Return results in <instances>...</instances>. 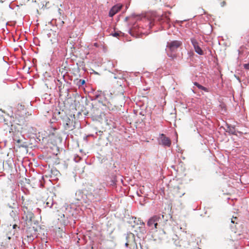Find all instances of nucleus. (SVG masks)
<instances>
[{
    "mask_svg": "<svg viewBox=\"0 0 249 249\" xmlns=\"http://www.w3.org/2000/svg\"><path fill=\"white\" fill-rule=\"evenodd\" d=\"M153 218L155 221V229H157L158 228V224H160L163 223L164 224L165 221L167 220H164V215H156L153 216Z\"/></svg>",
    "mask_w": 249,
    "mask_h": 249,
    "instance_id": "nucleus-7",
    "label": "nucleus"
},
{
    "mask_svg": "<svg viewBox=\"0 0 249 249\" xmlns=\"http://www.w3.org/2000/svg\"><path fill=\"white\" fill-rule=\"evenodd\" d=\"M83 185V193L85 194L90 201L100 195L101 189L95 187L92 184L88 183Z\"/></svg>",
    "mask_w": 249,
    "mask_h": 249,
    "instance_id": "nucleus-1",
    "label": "nucleus"
},
{
    "mask_svg": "<svg viewBox=\"0 0 249 249\" xmlns=\"http://www.w3.org/2000/svg\"><path fill=\"white\" fill-rule=\"evenodd\" d=\"M237 219V218L236 217H233L232 218L231 220V222L232 223H237L236 222V220Z\"/></svg>",
    "mask_w": 249,
    "mask_h": 249,
    "instance_id": "nucleus-20",
    "label": "nucleus"
},
{
    "mask_svg": "<svg viewBox=\"0 0 249 249\" xmlns=\"http://www.w3.org/2000/svg\"><path fill=\"white\" fill-rule=\"evenodd\" d=\"M19 135H21L18 133L15 134L13 137V140L17 142L18 147H23V144L21 143L22 140L20 138V137L18 136Z\"/></svg>",
    "mask_w": 249,
    "mask_h": 249,
    "instance_id": "nucleus-12",
    "label": "nucleus"
},
{
    "mask_svg": "<svg viewBox=\"0 0 249 249\" xmlns=\"http://www.w3.org/2000/svg\"><path fill=\"white\" fill-rule=\"evenodd\" d=\"M81 172V173H83L84 172V168L82 169Z\"/></svg>",
    "mask_w": 249,
    "mask_h": 249,
    "instance_id": "nucleus-26",
    "label": "nucleus"
},
{
    "mask_svg": "<svg viewBox=\"0 0 249 249\" xmlns=\"http://www.w3.org/2000/svg\"><path fill=\"white\" fill-rule=\"evenodd\" d=\"M57 82L59 83H57L56 84H57V86L58 88L59 92V93L60 94L62 92L61 90L62 89V83L59 80H57Z\"/></svg>",
    "mask_w": 249,
    "mask_h": 249,
    "instance_id": "nucleus-15",
    "label": "nucleus"
},
{
    "mask_svg": "<svg viewBox=\"0 0 249 249\" xmlns=\"http://www.w3.org/2000/svg\"><path fill=\"white\" fill-rule=\"evenodd\" d=\"M194 84L195 86H196L199 89L204 90L205 91H206V92L208 91V90L206 88L201 86L199 83H198L197 82H194Z\"/></svg>",
    "mask_w": 249,
    "mask_h": 249,
    "instance_id": "nucleus-14",
    "label": "nucleus"
},
{
    "mask_svg": "<svg viewBox=\"0 0 249 249\" xmlns=\"http://www.w3.org/2000/svg\"><path fill=\"white\" fill-rule=\"evenodd\" d=\"M46 207H47L51 208L53 206V203L49 202L47 201L46 203Z\"/></svg>",
    "mask_w": 249,
    "mask_h": 249,
    "instance_id": "nucleus-18",
    "label": "nucleus"
},
{
    "mask_svg": "<svg viewBox=\"0 0 249 249\" xmlns=\"http://www.w3.org/2000/svg\"><path fill=\"white\" fill-rule=\"evenodd\" d=\"M244 68L245 69H247V70H249V63H248V64H245L244 65Z\"/></svg>",
    "mask_w": 249,
    "mask_h": 249,
    "instance_id": "nucleus-22",
    "label": "nucleus"
},
{
    "mask_svg": "<svg viewBox=\"0 0 249 249\" xmlns=\"http://www.w3.org/2000/svg\"><path fill=\"white\" fill-rule=\"evenodd\" d=\"M133 231L136 235L140 238L144 235L146 233L145 228V224L143 222H140V223H137L133 226Z\"/></svg>",
    "mask_w": 249,
    "mask_h": 249,
    "instance_id": "nucleus-3",
    "label": "nucleus"
},
{
    "mask_svg": "<svg viewBox=\"0 0 249 249\" xmlns=\"http://www.w3.org/2000/svg\"><path fill=\"white\" fill-rule=\"evenodd\" d=\"M226 2L225 1H223L220 3V5L221 7H224L225 5H226Z\"/></svg>",
    "mask_w": 249,
    "mask_h": 249,
    "instance_id": "nucleus-24",
    "label": "nucleus"
},
{
    "mask_svg": "<svg viewBox=\"0 0 249 249\" xmlns=\"http://www.w3.org/2000/svg\"><path fill=\"white\" fill-rule=\"evenodd\" d=\"M85 83V81L84 80L80 79L78 82L77 85L80 87L83 85Z\"/></svg>",
    "mask_w": 249,
    "mask_h": 249,
    "instance_id": "nucleus-16",
    "label": "nucleus"
},
{
    "mask_svg": "<svg viewBox=\"0 0 249 249\" xmlns=\"http://www.w3.org/2000/svg\"><path fill=\"white\" fill-rule=\"evenodd\" d=\"M16 226H17V225H14L13 226V228H15Z\"/></svg>",
    "mask_w": 249,
    "mask_h": 249,
    "instance_id": "nucleus-27",
    "label": "nucleus"
},
{
    "mask_svg": "<svg viewBox=\"0 0 249 249\" xmlns=\"http://www.w3.org/2000/svg\"><path fill=\"white\" fill-rule=\"evenodd\" d=\"M122 7V5L118 4L114 6L110 10L109 13V16L110 17H112L115 15L119 11L121 10Z\"/></svg>",
    "mask_w": 249,
    "mask_h": 249,
    "instance_id": "nucleus-11",
    "label": "nucleus"
},
{
    "mask_svg": "<svg viewBox=\"0 0 249 249\" xmlns=\"http://www.w3.org/2000/svg\"><path fill=\"white\" fill-rule=\"evenodd\" d=\"M155 223H156L154 219L153 218V216L151 218H150L149 219V220L148 221L147 225L150 227H152L153 225L155 227Z\"/></svg>",
    "mask_w": 249,
    "mask_h": 249,
    "instance_id": "nucleus-13",
    "label": "nucleus"
},
{
    "mask_svg": "<svg viewBox=\"0 0 249 249\" xmlns=\"http://www.w3.org/2000/svg\"><path fill=\"white\" fill-rule=\"evenodd\" d=\"M36 229L34 227H29L27 228L26 231V236L29 241L32 240L35 237L37 236Z\"/></svg>",
    "mask_w": 249,
    "mask_h": 249,
    "instance_id": "nucleus-5",
    "label": "nucleus"
},
{
    "mask_svg": "<svg viewBox=\"0 0 249 249\" xmlns=\"http://www.w3.org/2000/svg\"><path fill=\"white\" fill-rule=\"evenodd\" d=\"M71 123V120L70 119H68V122L66 123V126H65V128L66 129H68L70 127H69V124Z\"/></svg>",
    "mask_w": 249,
    "mask_h": 249,
    "instance_id": "nucleus-21",
    "label": "nucleus"
},
{
    "mask_svg": "<svg viewBox=\"0 0 249 249\" xmlns=\"http://www.w3.org/2000/svg\"><path fill=\"white\" fill-rule=\"evenodd\" d=\"M182 45V42L178 40H174L167 43V47L171 52L176 51Z\"/></svg>",
    "mask_w": 249,
    "mask_h": 249,
    "instance_id": "nucleus-6",
    "label": "nucleus"
},
{
    "mask_svg": "<svg viewBox=\"0 0 249 249\" xmlns=\"http://www.w3.org/2000/svg\"><path fill=\"white\" fill-rule=\"evenodd\" d=\"M125 239L126 243H125V246L126 247L130 249H138L134 233H128L126 235Z\"/></svg>",
    "mask_w": 249,
    "mask_h": 249,
    "instance_id": "nucleus-2",
    "label": "nucleus"
},
{
    "mask_svg": "<svg viewBox=\"0 0 249 249\" xmlns=\"http://www.w3.org/2000/svg\"><path fill=\"white\" fill-rule=\"evenodd\" d=\"M56 217L58 221L61 225H65L66 224V220L65 217V215L62 212L57 211Z\"/></svg>",
    "mask_w": 249,
    "mask_h": 249,
    "instance_id": "nucleus-10",
    "label": "nucleus"
},
{
    "mask_svg": "<svg viewBox=\"0 0 249 249\" xmlns=\"http://www.w3.org/2000/svg\"><path fill=\"white\" fill-rule=\"evenodd\" d=\"M120 34H121V32H115V33L112 34V36L114 37H118L120 36Z\"/></svg>",
    "mask_w": 249,
    "mask_h": 249,
    "instance_id": "nucleus-19",
    "label": "nucleus"
},
{
    "mask_svg": "<svg viewBox=\"0 0 249 249\" xmlns=\"http://www.w3.org/2000/svg\"><path fill=\"white\" fill-rule=\"evenodd\" d=\"M31 206L30 204L24 205L23 207V210L24 212L23 218L25 219L27 222H31L32 219L34 217V214L32 212Z\"/></svg>",
    "mask_w": 249,
    "mask_h": 249,
    "instance_id": "nucleus-4",
    "label": "nucleus"
},
{
    "mask_svg": "<svg viewBox=\"0 0 249 249\" xmlns=\"http://www.w3.org/2000/svg\"><path fill=\"white\" fill-rule=\"evenodd\" d=\"M118 89L120 91H121V94H122V95H123V87H121V86H120L119 87H118Z\"/></svg>",
    "mask_w": 249,
    "mask_h": 249,
    "instance_id": "nucleus-23",
    "label": "nucleus"
},
{
    "mask_svg": "<svg viewBox=\"0 0 249 249\" xmlns=\"http://www.w3.org/2000/svg\"><path fill=\"white\" fill-rule=\"evenodd\" d=\"M160 144L164 146L169 147L171 144V142L169 138L166 137L164 134H161L160 136Z\"/></svg>",
    "mask_w": 249,
    "mask_h": 249,
    "instance_id": "nucleus-9",
    "label": "nucleus"
},
{
    "mask_svg": "<svg viewBox=\"0 0 249 249\" xmlns=\"http://www.w3.org/2000/svg\"><path fill=\"white\" fill-rule=\"evenodd\" d=\"M94 46L96 47H98L99 46V45L97 43H94Z\"/></svg>",
    "mask_w": 249,
    "mask_h": 249,
    "instance_id": "nucleus-25",
    "label": "nucleus"
},
{
    "mask_svg": "<svg viewBox=\"0 0 249 249\" xmlns=\"http://www.w3.org/2000/svg\"><path fill=\"white\" fill-rule=\"evenodd\" d=\"M229 132L232 134H235V130H234V127H229Z\"/></svg>",
    "mask_w": 249,
    "mask_h": 249,
    "instance_id": "nucleus-17",
    "label": "nucleus"
},
{
    "mask_svg": "<svg viewBox=\"0 0 249 249\" xmlns=\"http://www.w3.org/2000/svg\"><path fill=\"white\" fill-rule=\"evenodd\" d=\"M191 42L194 46L196 52L200 55H202L203 54V52L200 48V47L199 46L198 43L197 42L196 40L194 38H192Z\"/></svg>",
    "mask_w": 249,
    "mask_h": 249,
    "instance_id": "nucleus-8",
    "label": "nucleus"
}]
</instances>
